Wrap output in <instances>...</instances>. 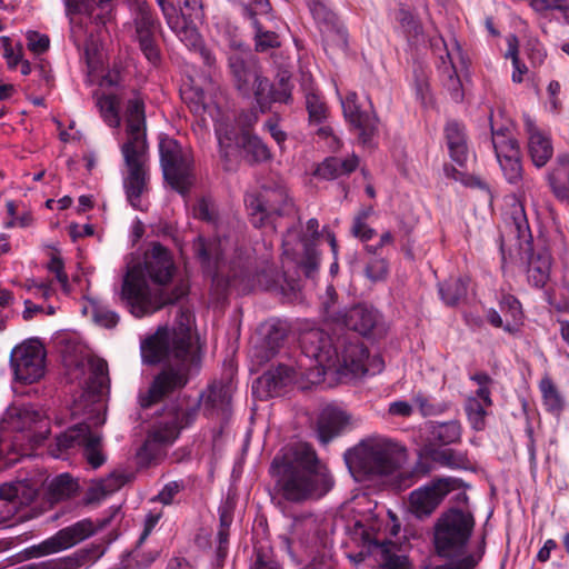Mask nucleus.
<instances>
[{"label": "nucleus", "instance_id": "8", "mask_svg": "<svg viewBox=\"0 0 569 569\" xmlns=\"http://www.w3.org/2000/svg\"><path fill=\"white\" fill-rule=\"evenodd\" d=\"M321 237H325L328 241L333 257L338 256V243L335 233L327 229L319 232V222L315 218L307 221V228L303 236H300L297 228H290L282 239L283 254L288 258L296 260L299 254L297 247L302 250L300 263L307 277H312L318 269L319 252L317 251L316 246Z\"/></svg>", "mask_w": 569, "mask_h": 569}, {"label": "nucleus", "instance_id": "11", "mask_svg": "<svg viewBox=\"0 0 569 569\" xmlns=\"http://www.w3.org/2000/svg\"><path fill=\"white\" fill-rule=\"evenodd\" d=\"M160 161L164 179L180 193H186L192 183V154L174 139L162 136L159 141Z\"/></svg>", "mask_w": 569, "mask_h": 569}, {"label": "nucleus", "instance_id": "24", "mask_svg": "<svg viewBox=\"0 0 569 569\" xmlns=\"http://www.w3.org/2000/svg\"><path fill=\"white\" fill-rule=\"evenodd\" d=\"M357 99L356 92H348L340 101L346 120L358 130L361 143L367 144L377 132L378 120L371 111L361 110Z\"/></svg>", "mask_w": 569, "mask_h": 569}, {"label": "nucleus", "instance_id": "16", "mask_svg": "<svg viewBox=\"0 0 569 569\" xmlns=\"http://www.w3.org/2000/svg\"><path fill=\"white\" fill-rule=\"evenodd\" d=\"M57 446L60 450L81 447L83 457L92 469L100 468L107 460L101 435L91 431L87 423H79L58 436Z\"/></svg>", "mask_w": 569, "mask_h": 569}, {"label": "nucleus", "instance_id": "48", "mask_svg": "<svg viewBox=\"0 0 569 569\" xmlns=\"http://www.w3.org/2000/svg\"><path fill=\"white\" fill-rule=\"evenodd\" d=\"M439 292L448 306L457 305L467 293V283L463 279H455L440 286Z\"/></svg>", "mask_w": 569, "mask_h": 569}, {"label": "nucleus", "instance_id": "26", "mask_svg": "<svg viewBox=\"0 0 569 569\" xmlns=\"http://www.w3.org/2000/svg\"><path fill=\"white\" fill-rule=\"evenodd\" d=\"M260 333L261 341L252 348L251 356L262 363L274 357L282 348L288 328L280 320H270L261 326Z\"/></svg>", "mask_w": 569, "mask_h": 569}, {"label": "nucleus", "instance_id": "5", "mask_svg": "<svg viewBox=\"0 0 569 569\" xmlns=\"http://www.w3.org/2000/svg\"><path fill=\"white\" fill-rule=\"evenodd\" d=\"M127 140L121 144L124 160L123 188L128 201L142 210L141 197L148 190L149 154L146 140L144 100L134 90L127 97L124 109Z\"/></svg>", "mask_w": 569, "mask_h": 569}, {"label": "nucleus", "instance_id": "42", "mask_svg": "<svg viewBox=\"0 0 569 569\" xmlns=\"http://www.w3.org/2000/svg\"><path fill=\"white\" fill-rule=\"evenodd\" d=\"M431 437L441 446L456 443L461 438V426L456 420L436 423L432 426Z\"/></svg>", "mask_w": 569, "mask_h": 569}, {"label": "nucleus", "instance_id": "17", "mask_svg": "<svg viewBox=\"0 0 569 569\" xmlns=\"http://www.w3.org/2000/svg\"><path fill=\"white\" fill-rule=\"evenodd\" d=\"M11 361L16 378L24 383H33L44 375V347L37 339L27 340L13 349Z\"/></svg>", "mask_w": 569, "mask_h": 569}, {"label": "nucleus", "instance_id": "33", "mask_svg": "<svg viewBox=\"0 0 569 569\" xmlns=\"http://www.w3.org/2000/svg\"><path fill=\"white\" fill-rule=\"evenodd\" d=\"M131 473L123 470H114L108 477L93 481L87 492L90 502L100 501L107 496L118 491L131 480Z\"/></svg>", "mask_w": 569, "mask_h": 569}, {"label": "nucleus", "instance_id": "41", "mask_svg": "<svg viewBox=\"0 0 569 569\" xmlns=\"http://www.w3.org/2000/svg\"><path fill=\"white\" fill-rule=\"evenodd\" d=\"M89 378L87 387L94 393H101L109 383L108 363L103 359H92L89 361Z\"/></svg>", "mask_w": 569, "mask_h": 569}, {"label": "nucleus", "instance_id": "47", "mask_svg": "<svg viewBox=\"0 0 569 569\" xmlns=\"http://www.w3.org/2000/svg\"><path fill=\"white\" fill-rule=\"evenodd\" d=\"M430 458L435 462L452 469L466 468L468 465L467 456L463 452L449 448L431 450Z\"/></svg>", "mask_w": 569, "mask_h": 569}, {"label": "nucleus", "instance_id": "56", "mask_svg": "<svg viewBox=\"0 0 569 569\" xmlns=\"http://www.w3.org/2000/svg\"><path fill=\"white\" fill-rule=\"evenodd\" d=\"M50 40L47 34L38 31L27 32V47L34 54H41L49 49Z\"/></svg>", "mask_w": 569, "mask_h": 569}, {"label": "nucleus", "instance_id": "63", "mask_svg": "<svg viewBox=\"0 0 569 569\" xmlns=\"http://www.w3.org/2000/svg\"><path fill=\"white\" fill-rule=\"evenodd\" d=\"M480 557L469 555L457 562H450L442 566H436L432 569H473L478 563Z\"/></svg>", "mask_w": 569, "mask_h": 569}, {"label": "nucleus", "instance_id": "37", "mask_svg": "<svg viewBox=\"0 0 569 569\" xmlns=\"http://www.w3.org/2000/svg\"><path fill=\"white\" fill-rule=\"evenodd\" d=\"M359 164L358 157L352 154L346 159L329 157L320 163L316 170V176L333 180L343 174H349L356 170Z\"/></svg>", "mask_w": 569, "mask_h": 569}, {"label": "nucleus", "instance_id": "36", "mask_svg": "<svg viewBox=\"0 0 569 569\" xmlns=\"http://www.w3.org/2000/svg\"><path fill=\"white\" fill-rule=\"evenodd\" d=\"M445 132L451 159L459 166H463L468 159L465 128L458 122H449Z\"/></svg>", "mask_w": 569, "mask_h": 569}, {"label": "nucleus", "instance_id": "6", "mask_svg": "<svg viewBox=\"0 0 569 569\" xmlns=\"http://www.w3.org/2000/svg\"><path fill=\"white\" fill-rule=\"evenodd\" d=\"M406 459L405 447L380 435L360 440L345 453L346 463L357 480L391 476L402 467Z\"/></svg>", "mask_w": 569, "mask_h": 569}, {"label": "nucleus", "instance_id": "61", "mask_svg": "<svg viewBox=\"0 0 569 569\" xmlns=\"http://www.w3.org/2000/svg\"><path fill=\"white\" fill-rule=\"evenodd\" d=\"M162 517V511L161 510H151L146 519H144V523H143V530L139 537V543L143 542L147 537L152 532V530L154 529V527L157 526V523L159 522L160 518Z\"/></svg>", "mask_w": 569, "mask_h": 569}, {"label": "nucleus", "instance_id": "57", "mask_svg": "<svg viewBox=\"0 0 569 569\" xmlns=\"http://www.w3.org/2000/svg\"><path fill=\"white\" fill-rule=\"evenodd\" d=\"M180 7L179 13H184L196 20L203 18L202 0H177Z\"/></svg>", "mask_w": 569, "mask_h": 569}, {"label": "nucleus", "instance_id": "62", "mask_svg": "<svg viewBox=\"0 0 569 569\" xmlns=\"http://www.w3.org/2000/svg\"><path fill=\"white\" fill-rule=\"evenodd\" d=\"M320 127L317 129L316 134L325 140H328V146L331 150H338L341 146L340 140L337 136L333 134V130L328 124H319Z\"/></svg>", "mask_w": 569, "mask_h": 569}, {"label": "nucleus", "instance_id": "23", "mask_svg": "<svg viewBox=\"0 0 569 569\" xmlns=\"http://www.w3.org/2000/svg\"><path fill=\"white\" fill-rule=\"evenodd\" d=\"M96 531L97 526L90 519H83L59 530L56 535L44 540L39 546V549L42 555L56 553L76 546L94 535Z\"/></svg>", "mask_w": 569, "mask_h": 569}, {"label": "nucleus", "instance_id": "35", "mask_svg": "<svg viewBox=\"0 0 569 569\" xmlns=\"http://www.w3.org/2000/svg\"><path fill=\"white\" fill-rule=\"evenodd\" d=\"M551 257L548 252L532 253L528 261L527 279L528 282L542 289L550 280Z\"/></svg>", "mask_w": 569, "mask_h": 569}, {"label": "nucleus", "instance_id": "32", "mask_svg": "<svg viewBox=\"0 0 569 569\" xmlns=\"http://www.w3.org/2000/svg\"><path fill=\"white\" fill-rule=\"evenodd\" d=\"M395 19L411 47L419 46L426 41L422 23L408 6L400 4L396 11Z\"/></svg>", "mask_w": 569, "mask_h": 569}, {"label": "nucleus", "instance_id": "29", "mask_svg": "<svg viewBox=\"0 0 569 569\" xmlns=\"http://www.w3.org/2000/svg\"><path fill=\"white\" fill-rule=\"evenodd\" d=\"M499 134L495 133L493 149L497 160L509 183H518L522 178V166L520 161V151L516 140H499Z\"/></svg>", "mask_w": 569, "mask_h": 569}, {"label": "nucleus", "instance_id": "13", "mask_svg": "<svg viewBox=\"0 0 569 569\" xmlns=\"http://www.w3.org/2000/svg\"><path fill=\"white\" fill-rule=\"evenodd\" d=\"M248 53L239 49L229 56V68L233 76L237 89L243 96L250 93L251 87L254 89V97L262 112L272 103L271 92L273 90L267 78L260 77L252 66L247 63Z\"/></svg>", "mask_w": 569, "mask_h": 569}, {"label": "nucleus", "instance_id": "14", "mask_svg": "<svg viewBox=\"0 0 569 569\" xmlns=\"http://www.w3.org/2000/svg\"><path fill=\"white\" fill-rule=\"evenodd\" d=\"M182 98L186 101L190 111L198 118V126L206 128L208 118L216 122V133L221 151L227 154V149L231 146L233 132L223 130V124L220 122L221 110L216 94L207 92L201 88L192 87L182 92Z\"/></svg>", "mask_w": 569, "mask_h": 569}, {"label": "nucleus", "instance_id": "30", "mask_svg": "<svg viewBox=\"0 0 569 569\" xmlns=\"http://www.w3.org/2000/svg\"><path fill=\"white\" fill-rule=\"evenodd\" d=\"M526 132L528 134V150L533 164L543 167L553 154L550 137L537 127L529 117L525 118Z\"/></svg>", "mask_w": 569, "mask_h": 569}, {"label": "nucleus", "instance_id": "10", "mask_svg": "<svg viewBox=\"0 0 569 569\" xmlns=\"http://www.w3.org/2000/svg\"><path fill=\"white\" fill-rule=\"evenodd\" d=\"M473 527L472 517L452 509L438 521L435 531V546L439 556L451 558L460 555Z\"/></svg>", "mask_w": 569, "mask_h": 569}, {"label": "nucleus", "instance_id": "49", "mask_svg": "<svg viewBox=\"0 0 569 569\" xmlns=\"http://www.w3.org/2000/svg\"><path fill=\"white\" fill-rule=\"evenodd\" d=\"M487 406L478 398H468L466 402V412L471 427L476 430H482L486 426Z\"/></svg>", "mask_w": 569, "mask_h": 569}, {"label": "nucleus", "instance_id": "27", "mask_svg": "<svg viewBox=\"0 0 569 569\" xmlns=\"http://www.w3.org/2000/svg\"><path fill=\"white\" fill-rule=\"evenodd\" d=\"M38 489L24 482L2 485L0 487V523L8 522L18 511V507L34 500Z\"/></svg>", "mask_w": 569, "mask_h": 569}, {"label": "nucleus", "instance_id": "58", "mask_svg": "<svg viewBox=\"0 0 569 569\" xmlns=\"http://www.w3.org/2000/svg\"><path fill=\"white\" fill-rule=\"evenodd\" d=\"M183 489L182 481H171L167 483L162 490L158 493L156 500L162 505H171L174 497Z\"/></svg>", "mask_w": 569, "mask_h": 569}, {"label": "nucleus", "instance_id": "34", "mask_svg": "<svg viewBox=\"0 0 569 569\" xmlns=\"http://www.w3.org/2000/svg\"><path fill=\"white\" fill-rule=\"evenodd\" d=\"M499 307L506 317L503 330L512 336L518 335L525 321L521 302L510 293H502L499 299Z\"/></svg>", "mask_w": 569, "mask_h": 569}, {"label": "nucleus", "instance_id": "28", "mask_svg": "<svg viewBox=\"0 0 569 569\" xmlns=\"http://www.w3.org/2000/svg\"><path fill=\"white\" fill-rule=\"evenodd\" d=\"M168 27L188 47L197 49L201 47V36L197 28L189 23L184 13H179L174 4L167 0H157Z\"/></svg>", "mask_w": 569, "mask_h": 569}, {"label": "nucleus", "instance_id": "52", "mask_svg": "<svg viewBox=\"0 0 569 569\" xmlns=\"http://www.w3.org/2000/svg\"><path fill=\"white\" fill-rule=\"evenodd\" d=\"M512 227L515 228L517 238L521 242H529V240L531 239L530 229L521 204H518L513 208Z\"/></svg>", "mask_w": 569, "mask_h": 569}, {"label": "nucleus", "instance_id": "45", "mask_svg": "<svg viewBox=\"0 0 569 569\" xmlns=\"http://www.w3.org/2000/svg\"><path fill=\"white\" fill-rule=\"evenodd\" d=\"M543 403L548 411L559 413L563 407V400L550 377L545 376L539 382Z\"/></svg>", "mask_w": 569, "mask_h": 569}, {"label": "nucleus", "instance_id": "9", "mask_svg": "<svg viewBox=\"0 0 569 569\" xmlns=\"http://www.w3.org/2000/svg\"><path fill=\"white\" fill-rule=\"evenodd\" d=\"M212 409L226 402V392L221 388H210L197 399H182L172 410L170 421L156 426L148 435L157 442L168 447L178 438L181 429L189 427L198 417L201 400Z\"/></svg>", "mask_w": 569, "mask_h": 569}, {"label": "nucleus", "instance_id": "4", "mask_svg": "<svg viewBox=\"0 0 569 569\" xmlns=\"http://www.w3.org/2000/svg\"><path fill=\"white\" fill-rule=\"evenodd\" d=\"M270 472L281 496L290 502L320 499L333 487L328 467L307 442L283 447L274 456Z\"/></svg>", "mask_w": 569, "mask_h": 569}, {"label": "nucleus", "instance_id": "50", "mask_svg": "<svg viewBox=\"0 0 569 569\" xmlns=\"http://www.w3.org/2000/svg\"><path fill=\"white\" fill-rule=\"evenodd\" d=\"M193 216L197 219L206 221L212 226L217 224V209L210 198L202 197L193 206Z\"/></svg>", "mask_w": 569, "mask_h": 569}, {"label": "nucleus", "instance_id": "54", "mask_svg": "<svg viewBox=\"0 0 569 569\" xmlns=\"http://www.w3.org/2000/svg\"><path fill=\"white\" fill-rule=\"evenodd\" d=\"M366 276L372 282L383 281L388 276V262L382 258H372L366 266Z\"/></svg>", "mask_w": 569, "mask_h": 569}, {"label": "nucleus", "instance_id": "19", "mask_svg": "<svg viewBox=\"0 0 569 569\" xmlns=\"http://www.w3.org/2000/svg\"><path fill=\"white\" fill-rule=\"evenodd\" d=\"M356 536H361L369 552L380 561L382 569H410V563L405 555L398 553V546L391 540L380 539L373 527H367L361 522L355 523Z\"/></svg>", "mask_w": 569, "mask_h": 569}, {"label": "nucleus", "instance_id": "18", "mask_svg": "<svg viewBox=\"0 0 569 569\" xmlns=\"http://www.w3.org/2000/svg\"><path fill=\"white\" fill-rule=\"evenodd\" d=\"M63 2L74 43H78L84 34L82 21H77L78 14L86 16L97 24H106L111 19L112 0H63Z\"/></svg>", "mask_w": 569, "mask_h": 569}, {"label": "nucleus", "instance_id": "3", "mask_svg": "<svg viewBox=\"0 0 569 569\" xmlns=\"http://www.w3.org/2000/svg\"><path fill=\"white\" fill-rule=\"evenodd\" d=\"M177 271L171 252L154 242L146 251L143 268L133 266L128 269L121 286L120 299L136 318L150 316L168 303H173L188 293V286L180 282L167 293L161 289L152 290L144 273L159 286L169 283Z\"/></svg>", "mask_w": 569, "mask_h": 569}, {"label": "nucleus", "instance_id": "22", "mask_svg": "<svg viewBox=\"0 0 569 569\" xmlns=\"http://www.w3.org/2000/svg\"><path fill=\"white\" fill-rule=\"evenodd\" d=\"M323 306L329 319L361 336L369 335L380 321L379 312L365 305L356 306L346 313H337L329 302H323Z\"/></svg>", "mask_w": 569, "mask_h": 569}, {"label": "nucleus", "instance_id": "43", "mask_svg": "<svg viewBox=\"0 0 569 569\" xmlns=\"http://www.w3.org/2000/svg\"><path fill=\"white\" fill-rule=\"evenodd\" d=\"M306 108L310 124H321L328 118V108L323 98L315 90L306 93Z\"/></svg>", "mask_w": 569, "mask_h": 569}, {"label": "nucleus", "instance_id": "20", "mask_svg": "<svg viewBox=\"0 0 569 569\" xmlns=\"http://www.w3.org/2000/svg\"><path fill=\"white\" fill-rule=\"evenodd\" d=\"M439 44L443 46L445 54H439L440 63L438 66L440 72L445 78V87L451 94L455 101H461L463 98L461 81L457 74V62L461 66L466 64L463 52L457 42L452 39L450 43L446 42L442 38H439L432 42V47L436 49Z\"/></svg>", "mask_w": 569, "mask_h": 569}, {"label": "nucleus", "instance_id": "1", "mask_svg": "<svg viewBox=\"0 0 569 569\" xmlns=\"http://www.w3.org/2000/svg\"><path fill=\"white\" fill-rule=\"evenodd\" d=\"M300 347L303 356L296 368L279 365L259 379L269 393L298 378L318 382L328 370L358 378L383 369V360L378 356L369 358L367 347L355 335H342L333 341L325 330L313 328L301 333Z\"/></svg>", "mask_w": 569, "mask_h": 569}, {"label": "nucleus", "instance_id": "12", "mask_svg": "<svg viewBox=\"0 0 569 569\" xmlns=\"http://www.w3.org/2000/svg\"><path fill=\"white\" fill-rule=\"evenodd\" d=\"M244 204L251 223L258 228L267 226L273 213L283 214L291 206L287 189L281 183L247 192Z\"/></svg>", "mask_w": 569, "mask_h": 569}, {"label": "nucleus", "instance_id": "59", "mask_svg": "<svg viewBox=\"0 0 569 569\" xmlns=\"http://www.w3.org/2000/svg\"><path fill=\"white\" fill-rule=\"evenodd\" d=\"M48 269L51 273H53L61 284L63 289H67L69 286V279L67 273L64 272L63 261L60 257L53 256L48 263Z\"/></svg>", "mask_w": 569, "mask_h": 569}, {"label": "nucleus", "instance_id": "44", "mask_svg": "<svg viewBox=\"0 0 569 569\" xmlns=\"http://www.w3.org/2000/svg\"><path fill=\"white\" fill-rule=\"evenodd\" d=\"M77 488V482L68 473H62L50 481L48 489L50 498L59 501L71 497Z\"/></svg>", "mask_w": 569, "mask_h": 569}, {"label": "nucleus", "instance_id": "2", "mask_svg": "<svg viewBox=\"0 0 569 569\" xmlns=\"http://www.w3.org/2000/svg\"><path fill=\"white\" fill-rule=\"evenodd\" d=\"M192 315L179 310L177 326L159 328L141 343L144 362L154 365L166 361L161 371L146 390L139 392V403L150 408L173 391L183 388L201 366V348L191 335Z\"/></svg>", "mask_w": 569, "mask_h": 569}, {"label": "nucleus", "instance_id": "31", "mask_svg": "<svg viewBox=\"0 0 569 569\" xmlns=\"http://www.w3.org/2000/svg\"><path fill=\"white\" fill-rule=\"evenodd\" d=\"M309 9L320 31L328 40L346 43V31L337 16L319 0H310Z\"/></svg>", "mask_w": 569, "mask_h": 569}, {"label": "nucleus", "instance_id": "38", "mask_svg": "<svg viewBox=\"0 0 569 569\" xmlns=\"http://www.w3.org/2000/svg\"><path fill=\"white\" fill-rule=\"evenodd\" d=\"M87 66L89 81L91 83H98L101 89L117 88L123 81V67L120 62H114L113 66L102 74L97 72V63L89 57Z\"/></svg>", "mask_w": 569, "mask_h": 569}, {"label": "nucleus", "instance_id": "46", "mask_svg": "<svg viewBox=\"0 0 569 569\" xmlns=\"http://www.w3.org/2000/svg\"><path fill=\"white\" fill-rule=\"evenodd\" d=\"M166 455V447L149 436L139 449L137 457L139 463L143 467L158 463Z\"/></svg>", "mask_w": 569, "mask_h": 569}, {"label": "nucleus", "instance_id": "55", "mask_svg": "<svg viewBox=\"0 0 569 569\" xmlns=\"http://www.w3.org/2000/svg\"><path fill=\"white\" fill-rule=\"evenodd\" d=\"M412 401L425 417L439 415L445 410L442 405L431 402L427 396L420 392L413 396Z\"/></svg>", "mask_w": 569, "mask_h": 569}, {"label": "nucleus", "instance_id": "21", "mask_svg": "<svg viewBox=\"0 0 569 569\" xmlns=\"http://www.w3.org/2000/svg\"><path fill=\"white\" fill-rule=\"evenodd\" d=\"M134 26L140 49L151 63H157L160 58L154 33L159 21L153 17L150 7L143 0H134Z\"/></svg>", "mask_w": 569, "mask_h": 569}, {"label": "nucleus", "instance_id": "64", "mask_svg": "<svg viewBox=\"0 0 569 569\" xmlns=\"http://www.w3.org/2000/svg\"><path fill=\"white\" fill-rule=\"evenodd\" d=\"M566 0H530V7L539 13L553 9H562Z\"/></svg>", "mask_w": 569, "mask_h": 569}, {"label": "nucleus", "instance_id": "25", "mask_svg": "<svg viewBox=\"0 0 569 569\" xmlns=\"http://www.w3.org/2000/svg\"><path fill=\"white\" fill-rule=\"evenodd\" d=\"M357 420L346 410L335 406L326 407L317 422V435L321 443L327 445L341 433L351 430Z\"/></svg>", "mask_w": 569, "mask_h": 569}, {"label": "nucleus", "instance_id": "39", "mask_svg": "<svg viewBox=\"0 0 569 569\" xmlns=\"http://www.w3.org/2000/svg\"><path fill=\"white\" fill-rule=\"evenodd\" d=\"M240 144L246 158L251 162H264L272 158L268 146L258 136L248 131L242 132Z\"/></svg>", "mask_w": 569, "mask_h": 569}, {"label": "nucleus", "instance_id": "40", "mask_svg": "<svg viewBox=\"0 0 569 569\" xmlns=\"http://www.w3.org/2000/svg\"><path fill=\"white\" fill-rule=\"evenodd\" d=\"M96 104L104 122L111 128L120 126L119 104L120 98L113 93H96Z\"/></svg>", "mask_w": 569, "mask_h": 569}, {"label": "nucleus", "instance_id": "51", "mask_svg": "<svg viewBox=\"0 0 569 569\" xmlns=\"http://www.w3.org/2000/svg\"><path fill=\"white\" fill-rule=\"evenodd\" d=\"M256 30V49L258 51H267L280 44L279 37L273 31H264L257 19L253 20Z\"/></svg>", "mask_w": 569, "mask_h": 569}, {"label": "nucleus", "instance_id": "60", "mask_svg": "<svg viewBox=\"0 0 569 569\" xmlns=\"http://www.w3.org/2000/svg\"><path fill=\"white\" fill-rule=\"evenodd\" d=\"M351 234L366 242L375 237L376 231L367 224V221L353 220Z\"/></svg>", "mask_w": 569, "mask_h": 569}, {"label": "nucleus", "instance_id": "53", "mask_svg": "<svg viewBox=\"0 0 569 569\" xmlns=\"http://www.w3.org/2000/svg\"><path fill=\"white\" fill-rule=\"evenodd\" d=\"M92 319L96 323L109 329L116 327L119 322L117 312L100 305L92 306Z\"/></svg>", "mask_w": 569, "mask_h": 569}, {"label": "nucleus", "instance_id": "7", "mask_svg": "<svg viewBox=\"0 0 569 569\" xmlns=\"http://www.w3.org/2000/svg\"><path fill=\"white\" fill-rule=\"evenodd\" d=\"M232 244L229 238L208 241L200 236L192 246L204 271L212 276V282L218 288L221 286V291L228 287H236L238 279L244 281L250 277V257L242 259L241 254L237 253L238 249L229 257Z\"/></svg>", "mask_w": 569, "mask_h": 569}, {"label": "nucleus", "instance_id": "15", "mask_svg": "<svg viewBox=\"0 0 569 569\" xmlns=\"http://www.w3.org/2000/svg\"><path fill=\"white\" fill-rule=\"evenodd\" d=\"M459 488L455 478H436L409 493L408 510L418 519L430 517L451 491Z\"/></svg>", "mask_w": 569, "mask_h": 569}]
</instances>
